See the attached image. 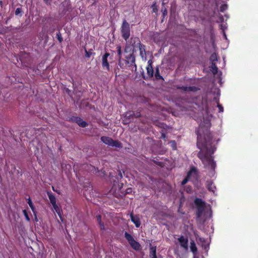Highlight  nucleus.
Here are the masks:
<instances>
[{"label": "nucleus", "mask_w": 258, "mask_h": 258, "mask_svg": "<svg viewBox=\"0 0 258 258\" xmlns=\"http://www.w3.org/2000/svg\"><path fill=\"white\" fill-rule=\"evenodd\" d=\"M159 125V126H160V127H163V124H162V123H160V125Z\"/></svg>", "instance_id": "8fccbe9b"}, {"label": "nucleus", "mask_w": 258, "mask_h": 258, "mask_svg": "<svg viewBox=\"0 0 258 258\" xmlns=\"http://www.w3.org/2000/svg\"><path fill=\"white\" fill-rule=\"evenodd\" d=\"M199 240L201 241H204V239L203 238H202V237H200Z\"/></svg>", "instance_id": "de8ad7c7"}, {"label": "nucleus", "mask_w": 258, "mask_h": 258, "mask_svg": "<svg viewBox=\"0 0 258 258\" xmlns=\"http://www.w3.org/2000/svg\"><path fill=\"white\" fill-rule=\"evenodd\" d=\"M119 175L120 178H122V175L120 171L119 172Z\"/></svg>", "instance_id": "49530a36"}, {"label": "nucleus", "mask_w": 258, "mask_h": 258, "mask_svg": "<svg viewBox=\"0 0 258 258\" xmlns=\"http://www.w3.org/2000/svg\"><path fill=\"white\" fill-rule=\"evenodd\" d=\"M160 138L163 139H164L165 140L167 138L166 134L164 132H161V136Z\"/></svg>", "instance_id": "58836bf2"}, {"label": "nucleus", "mask_w": 258, "mask_h": 258, "mask_svg": "<svg viewBox=\"0 0 258 258\" xmlns=\"http://www.w3.org/2000/svg\"><path fill=\"white\" fill-rule=\"evenodd\" d=\"M167 11L166 9L163 11V16H165V15H167Z\"/></svg>", "instance_id": "37998d69"}, {"label": "nucleus", "mask_w": 258, "mask_h": 258, "mask_svg": "<svg viewBox=\"0 0 258 258\" xmlns=\"http://www.w3.org/2000/svg\"><path fill=\"white\" fill-rule=\"evenodd\" d=\"M192 169H190V171L188 173L187 176L183 179V180L181 182V184L182 185H184V184H185L187 182V181L189 180V174L192 171Z\"/></svg>", "instance_id": "b1692460"}, {"label": "nucleus", "mask_w": 258, "mask_h": 258, "mask_svg": "<svg viewBox=\"0 0 258 258\" xmlns=\"http://www.w3.org/2000/svg\"><path fill=\"white\" fill-rule=\"evenodd\" d=\"M69 121L76 123L82 127H85L88 125L87 122L84 121L81 117L78 116H72L69 118Z\"/></svg>", "instance_id": "1a4fd4ad"}, {"label": "nucleus", "mask_w": 258, "mask_h": 258, "mask_svg": "<svg viewBox=\"0 0 258 258\" xmlns=\"http://www.w3.org/2000/svg\"><path fill=\"white\" fill-rule=\"evenodd\" d=\"M124 237L128 242L132 248L137 251L141 249V246L140 244L135 240L131 234L127 233V232H125L124 233Z\"/></svg>", "instance_id": "6e6552de"}, {"label": "nucleus", "mask_w": 258, "mask_h": 258, "mask_svg": "<svg viewBox=\"0 0 258 258\" xmlns=\"http://www.w3.org/2000/svg\"><path fill=\"white\" fill-rule=\"evenodd\" d=\"M178 240L180 243L181 247H183L185 249H187L188 248V239L186 238H185L183 235L180 236L179 238H178Z\"/></svg>", "instance_id": "f8f14e48"}, {"label": "nucleus", "mask_w": 258, "mask_h": 258, "mask_svg": "<svg viewBox=\"0 0 258 258\" xmlns=\"http://www.w3.org/2000/svg\"><path fill=\"white\" fill-rule=\"evenodd\" d=\"M140 50V54L142 58L146 57V53L145 50V45L142 44L141 42L138 46Z\"/></svg>", "instance_id": "a211bd4d"}, {"label": "nucleus", "mask_w": 258, "mask_h": 258, "mask_svg": "<svg viewBox=\"0 0 258 258\" xmlns=\"http://www.w3.org/2000/svg\"><path fill=\"white\" fill-rule=\"evenodd\" d=\"M118 65L122 69L128 67L127 66H126L125 61L122 62L121 59H118Z\"/></svg>", "instance_id": "bb28decb"}, {"label": "nucleus", "mask_w": 258, "mask_h": 258, "mask_svg": "<svg viewBox=\"0 0 258 258\" xmlns=\"http://www.w3.org/2000/svg\"><path fill=\"white\" fill-rule=\"evenodd\" d=\"M200 130L197 132V146L201 149L198 153V157L202 161L205 167L215 171L216 164L214 161L212 155L216 150V147L214 143L219 141V139H213V135L208 130L202 136L200 134Z\"/></svg>", "instance_id": "f257e3e1"}, {"label": "nucleus", "mask_w": 258, "mask_h": 258, "mask_svg": "<svg viewBox=\"0 0 258 258\" xmlns=\"http://www.w3.org/2000/svg\"><path fill=\"white\" fill-rule=\"evenodd\" d=\"M85 56H86V57H88V58L90 57L91 55L92 54V53L91 51V50H90V51H88V50H87L86 49H85Z\"/></svg>", "instance_id": "473e14b6"}, {"label": "nucleus", "mask_w": 258, "mask_h": 258, "mask_svg": "<svg viewBox=\"0 0 258 258\" xmlns=\"http://www.w3.org/2000/svg\"><path fill=\"white\" fill-rule=\"evenodd\" d=\"M110 54L108 52H105L102 57V66L103 69H106L107 71H110V66L108 61V57Z\"/></svg>", "instance_id": "9d476101"}, {"label": "nucleus", "mask_w": 258, "mask_h": 258, "mask_svg": "<svg viewBox=\"0 0 258 258\" xmlns=\"http://www.w3.org/2000/svg\"><path fill=\"white\" fill-rule=\"evenodd\" d=\"M67 91V92H69L70 91V90L68 89Z\"/></svg>", "instance_id": "3c124183"}, {"label": "nucleus", "mask_w": 258, "mask_h": 258, "mask_svg": "<svg viewBox=\"0 0 258 258\" xmlns=\"http://www.w3.org/2000/svg\"><path fill=\"white\" fill-rule=\"evenodd\" d=\"M126 117L130 119L133 117L138 118L141 116L140 111H129L126 112Z\"/></svg>", "instance_id": "4468645a"}, {"label": "nucleus", "mask_w": 258, "mask_h": 258, "mask_svg": "<svg viewBox=\"0 0 258 258\" xmlns=\"http://www.w3.org/2000/svg\"><path fill=\"white\" fill-rule=\"evenodd\" d=\"M0 5H1V7L2 8L3 5V2L2 0H0Z\"/></svg>", "instance_id": "a18cd8bd"}, {"label": "nucleus", "mask_w": 258, "mask_h": 258, "mask_svg": "<svg viewBox=\"0 0 258 258\" xmlns=\"http://www.w3.org/2000/svg\"><path fill=\"white\" fill-rule=\"evenodd\" d=\"M195 204L197 207L196 216L197 218H200L205 210V202L201 199L196 198L195 200Z\"/></svg>", "instance_id": "423d86ee"}, {"label": "nucleus", "mask_w": 258, "mask_h": 258, "mask_svg": "<svg viewBox=\"0 0 258 258\" xmlns=\"http://www.w3.org/2000/svg\"><path fill=\"white\" fill-rule=\"evenodd\" d=\"M22 12V9L21 8H18L16 9L15 11V14L16 15H18L20 13H21Z\"/></svg>", "instance_id": "c9c22d12"}, {"label": "nucleus", "mask_w": 258, "mask_h": 258, "mask_svg": "<svg viewBox=\"0 0 258 258\" xmlns=\"http://www.w3.org/2000/svg\"><path fill=\"white\" fill-rule=\"evenodd\" d=\"M53 208H54V209L55 210V212L57 213V214L60 216L61 215V210L59 209V208L58 207V206H57V204H56L55 206L54 207H53Z\"/></svg>", "instance_id": "7c9ffc66"}, {"label": "nucleus", "mask_w": 258, "mask_h": 258, "mask_svg": "<svg viewBox=\"0 0 258 258\" xmlns=\"http://www.w3.org/2000/svg\"><path fill=\"white\" fill-rule=\"evenodd\" d=\"M52 190H53L54 191L56 192V193H57L58 194H59V195H60V194H61L60 191L59 190L55 189L53 186H52Z\"/></svg>", "instance_id": "a19ab883"}, {"label": "nucleus", "mask_w": 258, "mask_h": 258, "mask_svg": "<svg viewBox=\"0 0 258 258\" xmlns=\"http://www.w3.org/2000/svg\"><path fill=\"white\" fill-rule=\"evenodd\" d=\"M132 188H127L125 190V194H130L132 192Z\"/></svg>", "instance_id": "4c0bfd02"}, {"label": "nucleus", "mask_w": 258, "mask_h": 258, "mask_svg": "<svg viewBox=\"0 0 258 258\" xmlns=\"http://www.w3.org/2000/svg\"><path fill=\"white\" fill-rule=\"evenodd\" d=\"M47 195L49 198L50 203L53 207L55 206L56 204V200L55 196L51 191H47Z\"/></svg>", "instance_id": "f3484780"}, {"label": "nucleus", "mask_w": 258, "mask_h": 258, "mask_svg": "<svg viewBox=\"0 0 258 258\" xmlns=\"http://www.w3.org/2000/svg\"><path fill=\"white\" fill-rule=\"evenodd\" d=\"M44 3L47 5H50L51 0H43Z\"/></svg>", "instance_id": "79ce46f5"}, {"label": "nucleus", "mask_w": 258, "mask_h": 258, "mask_svg": "<svg viewBox=\"0 0 258 258\" xmlns=\"http://www.w3.org/2000/svg\"><path fill=\"white\" fill-rule=\"evenodd\" d=\"M149 256L150 258H163L161 255H156V246H151L150 247Z\"/></svg>", "instance_id": "ddd939ff"}, {"label": "nucleus", "mask_w": 258, "mask_h": 258, "mask_svg": "<svg viewBox=\"0 0 258 258\" xmlns=\"http://www.w3.org/2000/svg\"><path fill=\"white\" fill-rule=\"evenodd\" d=\"M100 140L101 142L108 146L118 148H122V145L120 142L118 140H114L110 137L102 136L101 137Z\"/></svg>", "instance_id": "f03ea898"}, {"label": "nucleus", "mask_w": 258, "mask_h": 258, "mask_svg": "<svg viewBox=\"0 0 258 258\" xmlns=\"http://www.w3.org/2000/svg\"><path fill=\"white\" fill-rule=\"evenodd\" d=\"M23 214H24V216H25V218H26V220L27 221H28V222H29V221H30V218H29V215H28V213H27V211H26V210H24L23 211Z\"/></svg>", "instance_id": "2f4dec72"}, {"label": "nucleus", "mask_w": 258, "mask_h": 258, "mask_svg": "<svg viewBox=\"0 0 258 258\" xmlns=\"http://www.w3.org/2000/svg\"><path fill=\"white\" fill-rule=\"evenodd\" d=\"M158 11V9L156 7H154L153 9V12H154V13H156V12H157Z\"/></svg>", "instance_id": "c03bdc74"}, {"label": "nucleus", "mask_w": 258, "mask_h": 258, "mask_svg": "<svg viewBox=\"0 0 258 258\" xmlns=\"http://www.w3.org/2000/svg\"><path fill=\"white\" fill-rule=\"evenodd\" d=\"M98 224L100 226L101 230H104L105 229L104 224V223L103 222H101V223H100Z\"/></svg>", "instance_id": "ea45409f"}, {"label": "nucleus", "mask_w": 258, "mask_h": 258, "mask_svg": "<svg viewBox=\"0 0 258 258\" xmlns=\"http://www.w3.org/2000/svg\"><path fill=\"white\" fill-rule=\"evenodd\" d=\"M140 40L138 37H132L127 42L125 48V51L126 52L127 50H132L134 52V49L138 48Z\"/></svg>", "instance_id": "20e7f679"}, {"label": "nucleus", "mask_w": 258, "mask_h": 258, "mask_svg": "<svg viewBox=\"0 0 258 258\" xmlns=\"http://www.w3.org/2000/svg\"><path fill=\"white\" fill-rule=\"evenodd\" d=\"M100 140L101 142L108 146L118 148H122V145L120 142L118 140H114L110 137L102 136L101 137Z\"/></svg>", "instance_id": "7ed1b4c3"}, {"label": "nucleus", "mask_w": 258, "mask_h": 258, "mask_svg": "<svg viewBox=\"0 0 258 258\" xmlns=\"http://www.w3.org/2000/svg\"><path fill=\"white\" fill-rule=\"evenodd\" d=\"M210 68H211V70L212 72L213 73V74L214 75H216L217 74L218 69L215 62H213L211 63Z\"/></svg>", "instance_id": "aec40b11"}, {"label": "nucleus", "mask_w": 258, "mask_h": 258, "mask_svg": "<svg viewBox=\"0 0 258 258\" xmlns=\"http://www.w3.org/2000/svg\"><path fill=\"white\" fill-rule=\"evenodd\" d=\"M206 187L208 190L212 191L213 193L215 192L216 189V186L214 185V182L212 180H208L206 182Z\"/></svg>", "instance_id": "2eb2a0df"}, {"label": "nucleus", "mask_w": 258, "mask_h": 258, "mask_svg": "<svg viewBox=\"0 0 258 258\" xmlns=\"http://www.w3.org/2000/svg\"><path fill=\"white\" fill-rule=\"evenodd\" d=\"M190 250L192 251V252L194 254L197 253V251H198L197 248L196 243L194 241H192L190 242Z\"/></svg>", "instance_id": "6ab92c4d"}, {"label": "nucleus", "mask_w": 258, "mask_h": 258, "mask_svg": "<svg viewBox=\"0 0 258 258\" xmlns=\"http://www.w3.org/2000/svg\"><path fill=\"white\" fill-rule=\"evenodd\" d=\"M69 9H70V5L68 6V7H67V9L66 11H69Z\"/></svg>", "instance_id": "09e8293b"}, {"label": "nucleus", "mask_w": 258, "mask_h": 258, "mask_svg": "<svg viewBox=\"0 0 258 258\" xmlns=\"http://www.w3.org/2000/svg\"><path fill=\"white\" fill-rule=\"evenodd\" d=\"M116 50L117 52V54L118 55V59H121L122 54L121 47L119 45L117 46L116 47Z\"/></svg>", "instance_id": "393cba45"}, {"label": "nucleus", "mask_w": 258, "mask_h": 258, "mask_svg": "<svg viewBox=\"0 0 258 258\" xmlns=\"http://www.w3.org/2000/svg\"><path fill=\"white\" fill-rule=\"evenodd\" d=\"M187 89V91H191L194 92L197 91L199 90V89L196 86H189L188 87Z\"/></svg>", "instance_id": "cd10ccee"}, {"label": "nucleus", "mask_w": 258, "mask_h": 258, "mask_svg": "<svg viewBox=\"0 0 258 258\" xmlns=\"http://www.w3.org/2000/svg\"><path fill=\"white\" fill-rule=\"evenodd\" d=\"M217 107H218V109H219V112H223V111H224V109H223V107L222 106V105L219 103H218L217 104Z\"/></svg>", "instance_id": "f704fd0d"}, {"label": "nucleus", "mask_w": 258, "mask_h": 258, "mask_svg": "<svg viewBox=\"0 0 258 258\" xmlns=\"http://www.w3.org/2000/svg\"><path fill=\"white\" fill-rule=\"evenodd\" d=\"M210 60L212 63L215 62L217 61V55L216 53L214 52L211 54V55L210 57Z\"/></svg>", "instance_id": "5701e85b"}, {"label": "nucleus", "mask_w": 258, "mask_h": 258, "mask_svg": "<svg viewBox=\"0 0 258 258\" xmlns=\"http://www.w3.org/2000/svg\"><path fill=\"white\" fill-rule=\"evenodd\" d=\"M28 204L29 206H30V208L31 209L32 212H33L34 215L36 216V212L35 210V207L33 205V203H32L30 197L28 199Z\"/></svg>", "instance_id": "4be33fe9"}, {"label": "nucleus", "mask_w": 258, "mask_h": 258, "mask_svg": "<svg viewBox=\"0 0 258 258\" xmlns=\"http://www.w3.org/2000/svg\"><path fill=\"white\" fill-rule=\"evenodd\" d=\"M146 69L148 76L146 77L144 73L142 74L143 78L145 80H148V79L151 78L154 75V70L151 63L148 65Z\"/></svg>", "instance_id": "9b49d317"}, {"label": "nucleus", "mask_w": 258, "mask_h": 258, "mask_svg": "<svg viewBox=\"0 0 258 258\" xmlns=\"http://www.w3.org/2000/svg\"><path fill=\"white\" fill-rule=\"evenodd\" d=\"M228 6L226 4H223L220 7V11L221 12H224L227 9Z\"/></svg>", "instance_id": "c756f323"}, {"label": "nucleus", "mask_w": 258, "mask_h": 258, "mask_svg": "<svg viewBox=\"0 0 258 258\" xmlns=\"http://www.w3.org/2000/svg\"><path fill=\"white\" fill-rule=\"evenodd\" d=\"M122 37L127 41L131 35V28L129 23L126 20H123L120 28Z\"/></svg>", "instance_id": "39448f33"}, {"label": "nucleus", "mask_w": 258, "mask_h": 258, "mask_svg": "<svg viewBox=\"0 0 258 258\" xmlns=\"http://www.w3.org/2000/svg\"><path fill=\"white\" fill-rule=\"evenodd\" d=\"M170 145V147L173 150H175L176 149V143L175 141L172 140L169 142Z\"/></svg>", "instance_id": "a878e982"}, {"label": "nucleus", "mask_w": 258, "mask_h": 258, "mask_svg": "<svg viewBox=\"0 0 258 258\" xmlns=\"http://www.w3.org/2000/svg\"><path fill=\"white\" fill-rule=\"evenodd\" d=\"M122 61H125L126 66H127L128 67H133L132 71H137V67L135 63L136 58L133 52L126 55L125 56V60H123Z\"/></svg>", "instance_id": "0eeeda50"}, {"label": "nucleus", "mask_w": 258, "mask_h": 258, "mask_svg": "<svg viewBox=\"0 0 258 258\" xmlns=\"http://www.w3.org/2000/svg\"><path fill=\"white\" fill-rule=\"evenodd\" d=\"M96 219H97V221L98 222V223H101L102 222L101 221V219H102V216L101 215H98L96 216Z\"/></svg>", "instance_id": "e433bc0d"}, {"label": "nucleus", "mask_w": 258, "mask_h": 258, "mask_svg": "<svg viewBox=\"0 0 258 258\" xmlns=\"http://www.w3.org/2000/svg\"><path fill=\"white\" fill-rule=\"evenodd\" d=\"M187 88H188V87H186V86H179V87H177V89H179V90H183L184 91H187V89H188Z\"/></svg>", "instance_id": "72a5a7b5"}, {"label": "nucleus", "mask_w": 258, "mask_h": 258, "mask_svg": "<svg viewBox=\"0 0 258 258\" xmlns=\"http://www.w3.org/2000/svg\"><path fill=\"white\" fill-rule=\"evenodd\" d=\"M131 220L134 223L137 228H139L141 226V221L137 216H135L133 214H131Z\"/></svg>", "instance_id": "dca6fc26"}, {"label": "nucleus", "mask_w": 258, "mask_h": 258, "mask_svg": "<svg viewBox=\"0 0 258 258\" xmlns=\"http://www.w3.org/2000/svg\"><path fill=\"white\" fill-rule=\"evenodd\" d=\"M56 38L59 43H61L63 41V38L61 36V34L59 31L56 33Z\"/></svg>", "instance_id": "c85d7f7f"}, {"label": "nucleus", "mask_w": 258, "mask_h": 258, "mask_svg": "<svg viewBox=\"0 0 258 258\" xmlns=\"http://www.w3.org/2000/svg\"><path fill=\"white\" fill-rule=\"evenodd\" d=\"M155 77L157 80H164V78L160 74V71L159 68H157L155 70Z\"/></svg>", "instance_id": "412c9836"}]
</instances>
